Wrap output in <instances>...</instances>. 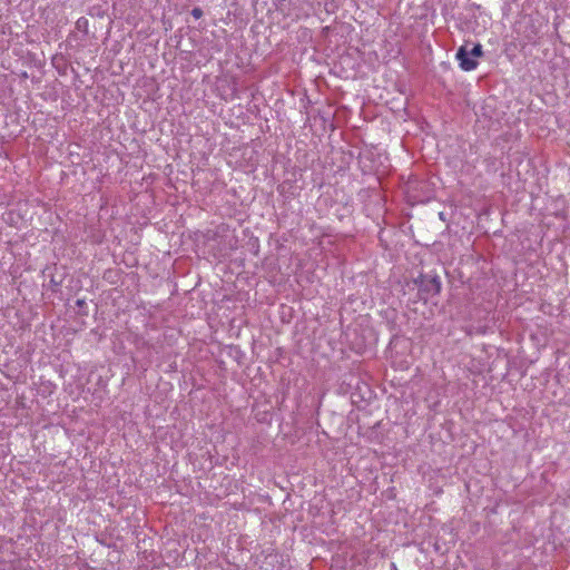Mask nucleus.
<instances>
[{
	"label": "nucleus",
	"instance_id": "nucleus-1",
	"mask_svg": "<svg viewBox=\"0 0 570 570\" xmlns=\"http://www.w3.org/2000/svg\"><path fill=\"white\" fill-rule=\"evenodd\" d=\"M416 282L419 283V291L428 296L436 295L441 291L439 276L421 275Z\"/></svg>",
	"mask_w": 570,
	"mask_h": 570
},
{
	"label": "nucleus",
	"instance_id": "nucleus-2",
	"mask_svg": "<svg viewBox=\"0 0 570 570\" xmlns=\"http://www.w3.org/2000/svg\"><path fill=\"white\" fill-rule=\"evenodd\" d=\"M459 66L464 71H472L478 67V60L468 52V45L461 46L455 55Z\"/></svg>",
	"mask_w": 570,
	"mask_h": 570
},
{
	"label": "nucleus",
	"instance_id": "nucleus-4",
	"mask_svg": "<svg viewBox=\"0 0 570 570\" xmlns=\"http://www.w3.org/2000/svg\"><path fill=\"white\" fill-rule=\"evenodd\" d=\"M468 52L471 57H474L475 59L483 56L482 46L480 43L473 45L472 48L468 47Z\"/></svg>",
	"mask_w": 570,
	"mask_h": 570
},
{
	"label": "nucleus",
	"instance_id": "nucleus-5",
	"mask_svg": "<svg viewBox=\"0 0 570 570\" xmlns=\"http://www.w3.org/2000/svg\"><path fill=\"white\" fill-rule=\"evenodd\" d=\"M191 16L195 18V19H199L203 17V10L198 7H195L193 10H191Z\"/></svg>",
	"mask_w": 570,
	"mask_h": 570
},
{
	"label": "nucleus",
	"instance_id": "nucleus-3",
	"mask_svg": "<svg viewBox=\"0 0 570 570\" xmlns=\"http://www.w3.org/2000/svg\"><path fill=\"white\" fill-rule=\"evenodd\" d=\"M425 189L428 188V184L425 181H410L406 187V193L409 199H411L413 203H424L430 199V191H426L424 195H417V189Z\"/></svg>",
	"mask_w": 570,
	"mask_h": 570
}]
</instances>
